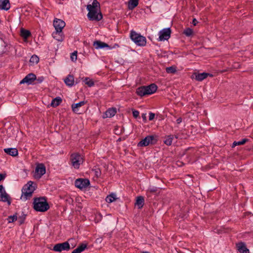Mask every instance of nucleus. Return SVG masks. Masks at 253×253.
<instances>
[{
    "label": "nucleus",
    "mask_w": 253,
    "mask_h": 253,
    "mask_svg": "<svg viewBox=\"0 0 253 253\" xmlns=\"http://www.w3.org/2000/svg\"><path fill=\"white\" fill-rule=\"evenodd\" d=\"M249 141V139L247 138H244L241 141H236L237 145H241L245 144L247 142Z\"/></svg>",
    "instance_id": "obj_40"
},
{
    "label": "nucleus",
    "mask_w": 253,
    "mask_h": 253,
    "mask_svg": "<svg viewBox=\"0 0 253 253\" xmlns=\"http://www.w3.org/2000/svg\"><path fill=\"white\" fill-rule=\"evenodd\" d=\"M80 79H77L76 80V84H78V83L80 82Z\"/></svg>",
    "instance_id": "obj_51"
},
{
    "label": "nucleus",
    "mask_w": 253,
    "mask_h": 253,
    "mask_svg": "<svg viewBox=\"0 0 253 253\" xmlns=\"http://www.w3.org/2000/svg\"><path fill=\"white\" fill-rule=\"evenodd\" d=\"M85 103V101H82L79 103L73 104L71 106L73 112L78 114H81V113L79 112V108L84 105Z\"/></svg>",
    "instance_id": "obj_16"
},
{
    "label": "nucleus",
    "mask_w": 253,
    "mask_h": 253,
    "mask_svg": "<svg viewBox=\"0 0 253 253\" xmlns=\"http://www.w3.org/2000/svg\"><path fill=\"white\" fill-rule=\"evenodd\" d=\"M26 215V214L22 212V215L19 217L18 222H19V225H22L24 223Z\"/></svg>",
    "instance_id": "obj_38"
},
{
    "label": "nucleus",
    "mask_w": 253,
    "mask_h": 253,
    "mask_svg": "<svg viewBox=\"0 0 253 253\" xmlns=\"http://www.w3.org/2000/svg\"><path fill=\"white\" fill-rule=\"evenodd\" d=\"M90 185V181L87 178H80L75 181V186L80 190L86 189Z\"/></svg>",
    "instance_id": "obj_5"
},
{
    "label": "nucleus",
    "mask_w": 253,
    "mask_h": 253,
    "mask_svg": "<svg viewBox=\"0 0 253 253\" xmlns=\"http://www.w3.org/2000/svg\"><path fill=\"white\" fill-rule=\"evenodd\" d=\"M33 182L31 181H29L25 184L22 189V195L21 199L26 201L32 196L33 193L35 190V187L33 186Z\"/></svg>",
    "instance_id": "obj_3"
},
{
    "label": "nucleus",
    "mask_w": 253,
    "mask_h": 253,
    "mask_svg": "<svg viewBox=\"0 0 253 253\" xmlns=\"http://www.w3.org/2000/svg\"><path fill=\"white\" fill-rule=\"evenodd\" d=\"M83 82H84L85 84H87L89 87L93 86L94 85V83L92 80H90L89 78H85Z\"/></svg>",
    "instance_id": "obj_34"
},
{
    "label": "nucleus",
    "mask_w": 253,
    "mask_h": 253,
    "mask_svg": "<svg viewBox=\"0 0 253 253\" xmlns=\"http://www.w3.org/2000/svg\"><path fill=\"white\" fill-rule=\"evenodd\" d=\"M36 80V76L33 73H30L20 81V84L26 83L28 84H31Z\"/></svg>",
    "instance_id": "obj_12"
},
{
    "label": "nucleus",
    "mask_w": 253,
    "mask_h": 253,
    "mask_svg": "<svg viewBox=\"0 0 253 253\" xmlns=\"http://www.w3.org/2000/svg\"><path fill=\"white\" fill-rule=\"evenodd\" d=\"M44 80V78L43 77H40L38 78H36V80L35 81H37V83L40 84L43 82Z\"/></svg>",
    "instance_id": "obj_42"
},
{
    "label": "nucleus",
    "mask_w": 253,
    "mask_h": 253,
    "mask_svg": "<svg viewBox=\"0 0 253 253\" xmlns=\"http://www.w3.org/2000/svg\"><path fill=\"white\" fill-rule=\"evenodd\" d=\"M50 207L45 197H41L34 198L33 209L37 211L45 212Z\"/></svg>",
    "instance_id": "obj_1"
},
{
    "label": "nucleus",
    "mask_w": 253,
    "mask_h": 253,
    "mask_svg": "<svg viewBox=\"0 0 253 253\" xmlns=\"http://www.w3.org/2000/svg\"><path fill=\"white\" fill-rule=\"evenodd\" d=\"M93 46H95L96 49H101L104 47H109V45L100 41H95L93 42Z\"/></svg>",
    "instance_id": "obj_21"
},
{
    "label": "nucleus",
    "mask_w": 253,
    "mask_h": 253,
    "mask_svg": "<svg viewBox=\"0 0 253 253\" xmlns=\"http://www.w3.org/2000/svg\"><path fill=\"white\" fill-rule=\"evenodd\" d=\"M239 252L241 253H250L249 250L247 248L245 244L243 242H240L236 245Z\"/></svg>",
    "instance_id": "obj_17"
},
{
    "label": "nucleus",
    "mask_w": 253,
    "mask_h": 253,
    "mask_svg": "<svg viewBox=\"0 0 253 253\" xmlns=\"http://www.w3.org/2000/svg\"><path fill=\"white\" fill-rule=\"evenodd\" d=\"M198 23V21L196 20V18H194L193 19L192 24L193 25L196 26Z\"/></svg>",
    "instance_id": "obj_46"
},
{
    "label": "nucleus",
    "mask_w": 253,
    "mask_h": 253,
    "mask_svg": "<svg viewBox=\"0 0 253 253\" xmlns=\"http://www.w3.org/2000/svg\"><path fill=\"white\" fill-rule=\"evenodd\" d=\"M142 118L143 120V121L146 123L147 121V118H146V114H142Z\"/></svg>",
    "instance_id": "obj_44"
},
{
    "label": "nucleus",
    "mask_w": 253,
    "mask_h": 253,
    "mask_svg": "<svg viewBox=\"0 0 253 253\" xmlns=\"http://www.w3.org/2000/svg\"><path fill=\"white\" fill-rule=\"evenodd\" d=\"M0 201L7 202L8 205L11 203V198L5 191L3 185H0Z\"/></svg>",
    "instance_id": "obj_9"
},
{
    "label": "nucleus",
    "mask_w": 253,
    "mask_h": 253,
    "mask_svg": "<svg viewBox=\"0 0 253 253\" xmlns=\"http://www.w3.org/2000/svg\"><path fill=\"white\" fill-rule=\"evenodd\" d=\"M62 101V99L60 97H59V96L56 97L55 98L52 99V100L51 102L50 105L52 107H54V108L56 107L61 104Z\"/></svg>",
    "instance_id": "obj_26"
},
{
    "label": "nucleus",
    "mask_w": 253,
    "mask_h": 253,
    "mask_svg": "<svg viewBox=\"0 0 253 253\" xmlns=\"http://www.w3.org/2000/svg\"><path fill=\"white\" fill-rule=\"evenodd\" d=\"M130 37L137 45L144 46L146 44V38L134 31H131Z\"/></svg>",
    "instance_id": "obj_4"
},
{
    "label": "nucleus",
    "mask_w": 253,
    "mask_h": 253,
    "mask_svg": "<svg viewBox=\"0 0 253 253\" xmlns=\"http://www.w3.org/2000/svg\"><path fill=\"white\" fill-rule=\"evenodd\" d=\"M151 193H160L159 188L156 187H150L146 191V194L148 196H150Z\"/></svg>",
    "instance_id": "obj_30"
},
{
    "label": "nucleus",
    "mask_w": 253,
    "mask_h": 253,
    "mask_svg": "<svg viewBox=\"0 0 253 253\" xmlns=\"http://www.w3.org/2000/svg\"><path fill=\"white\" fill-rule=\"evenodd\" d=\"M238 146V145H237V144L236 141H234V142L233 143L232 147H235V146Z\"/></svg>",
    "instance_id": "obj_49"
},
{
    "label": "nucleus",
    "mask_w": 253,
    "mask_h": 253,
    "mask_svg": "<svg viewBox=\"0 0 253 253\" xmlns=\"http://www.w3.org/2000/svg\"><path fill=\"white\" fill-rule=\"evenodd\" d=\"M100 7V4L97 0H93L92 4H88L86 6L87 10H97Z\"/></svg>",
    "instance_id": "obj_25"
},
{
    "label": "nucleus",
    "mask_w": 253,
    "mask_h": 253,
    "mask_svg": "<svg viewBox=\"0 0 253 253\" xmlns=\"http://www.w3.org/2000/svg\"><path fill=\"white\" fill-rule=\"evenodd\" d=\"M208 76L212 77V75L205 72L202 73H197L195 72L192 75V78H195L196 81L199 82L202 81L204 79H206Z\"/></svg>",
    "instance_id": "obj_14"
},
{
    "label": "nucleus",
    "mask_w": 253,
    "mask_h": 253,
    "mask_svg": "<svg viewBox=\"0 0 253 253\" xmlns=\"http://www.w3.org/2000/svg\"><path fill=\"white\" fill-rule=\"evenodd\" d=\"M158 88L155 84H151L149 85H143L138 87L136 90V93L140 97L151 95L155 93Z\"/></svg>",
    "instance_id": "obj_2"
},
{
    "label": "nucleus",
    "mask_w": 253,
    "mask_h": 253,
    "mask_svg": "<svg viewBox=\"0 0 253 253\" xmlns=\"http://www.w3.org/2000/svg\"><path fill=\"white\" fill-rule=\"evenodd\" d=\"M71 249L70 246L68 242H65L61 243L55 244L52 250L56 252H61L63 251H69Z\"/></svg>",
    "instance_id": "obj_7"
},
{
    "label": "nucleus",
    "mask_w": 253,
    "mask_h": 253,
    "mask_svg": "<svg viewBox=\"0 0 253 253\" xmlns=\"http://www.w3.org/2000/svg\"><path fill=\"white\" fill-rule=\"evenodd\" d=\"M183 34L187 37H190L193 35V30L190 28H186L183 31Z\"/></svg>",
    "instance_id": "obj_33"
},
{
    "label": "nucleus",
    "mask_w": 253,
    "mask_h": 253,
    "mask_svg": "<svg viewBox=\"0 0 253 253\" xmlns=\"http://www.w3.org/2000/svg\"><path fill=\"white\" fill-rule=\"evenodd\" d=\"M156 178L158 179L159 178L157 175L156 176Z\"/></svg>",
    "instance_id": "obj_54"
},
{
    "label": "nucleus",
    "mask_w": 253,
    "mask_h": 253,
    "mask_svg": "<svg viewBox=\"0 0 253 253\" xmlns=\"http://www.w3.org/2000/svg\"><path fill=\"white\" fill-rule=\"evenodd\" d=\"M116 113L117 110L116 108H110L105 112V116H103V118H111L114 116Z\"/></svg>",
    "instance_id": "obj_20"
},
{
    "label": "nucleus",
    "mask_w": 253,
    "mask_h": 253,
    "mask_svg": "<svg viewBox=\"0 0 253 253\" xmlns=\"http://www.w3.org/2000/svg\"><path fill=\"white\" fill-rule=\"evenodd\" d=\"M144 205V199L143 196H140L136 198L135 205L137 206L138 209L142 208Z\"/></svg>",
    "instance_id": "obj_23"
},
{
    "label": "nucleus",
    "mask_w": 253,
    "mask_h": 253,
    "mask_svg": "<svg viewBox=\"0 0 253 253\" xmlns=\"http://www.w3.org/2000/svg\"><path fill=\"white\" fill-rule=\"evenodd\" d=\"M52 37L59 42H62L64 39L63 32H58L56 31L52 33Z\"/></svg>",
    "instance_id": "obj_24"
},
{
    "label": "nucleus",
    "mask_w": 253,
    "mask_h": 253,
    "mask_svg": "<svg viewBox=\"0 0 253 253\" xmlns=\"http://www.w3.org/2000/svg\"><path fill=\"white\" fill-rule=\"evenodd\" d=\"M46 169L42 163H37L35 170V174H45Z\"/></svg>",
    "instance_id": "obj_15"
},
{
    "label": "nucleus",
    "mask_w": 253,
    "mask_h": 253,
    "mask_svg": "<svg viewBox=\"0 0 253 253\" xmlns=\"http://www.w3.org/2000/svg\"><path fill=\"white\" fill-rule=\"evenodd\" d=\"M6 175H0V181L5 178Z\"/></svg>",
    "instance_id": "obj_48"
},
{
    "label": "nucleus",
    "mask_w": 253,
    "mask_h": 253,
    "mask_svg": "<svg viewBox=\"0 0 253 253\" xmlns=\"http://www.w3.org/2000/svg\"><path fill=\"white\" fill-rule=\"evenodd\" d=\"M53 26L58 32H62V29L65 26V23L62 20L55 18L53 21Z\"/></svg>",
    "instance_id": "obj_13"
},
{
    "label": "nucleus",
    "mask_w": 253,
    "mask_h": 253,
    "mask_svg": "<svg viewBox=\"0 0 253 253\" xmlns=\"http://www.w3.org/2000/svg\"><path fill=\"white\" fill-rule=\"evenodd\" d=\"M30 62L33 64H37L39 62V58L36 55H33L31 56Z\"/></svg>",
    "instance_id": "obj_36"
},
{
    "label": "nucleus",
    "mask_w": 253,
    "mask_h": 253,
    "mask_svg": "<svg viewBox=\"0 0 253 253\" xmlns=\"http://www.w3.org/2000/svg\"><path fill=\"white\" fill-rule=\"evenodd\" d=\"M3 150L5 153L12 157H15L18 154V150L15 148H5Z\"/></svg>",
    "instance_id": "obj_19"
},
{
    "label": "nucleus",
    "mask_w": 253,
    "mask_h": 253,
    "mask_svg": "<svg viewBox=\"0 0 253 253\" xmlns=\"http://www.w3.org/2000/svg\"><path fill=\"white\" fill-rule=\"evenodd\" d=\"M88 13L87 17L89 20L99 21L102 19L103 16L101 12L97 13V10H87Z\"/></svg>",
    "instance_id": "obj_8"
},
{
    "label": "nucleus",
    "mask_w": 253,
    "mask_h": 253,
    "mask_svg": "<svg viewBox=\"0 0 253 253\" xmlns=\"http://www.w3.org/2000/svg\"><path fill=\"white\" fill-rule=\"evenodd\" d=\"M99 172H100L99 169L96 170L95 171V174H97Z\"/></svg>",
    "instance_id": "obj_52"
},
{
    "label": "nucleus",
    "mask_w": 253,
    "mask_h": 253,
    "mask_svg": "<svg viewBox=\"0 0 253 253\" xmlns=\"http://www.w3.org/2000/svg\"><path fill=\"white\" fill-rule=\"evenodd\" d=\"M188 175V176H190L191 177H192V175L188 174V175Z\"/></svg>",
    "instance_id": "obj_53"
},
{
    "label": "nucleus",
    "mask_w": 253,
    "mask_h": 253,
    "mask_svg": "<svg viewBox=\"0 0 253 253\" xmlns=\"http://www.w3.org/2000/svg\"><path fill=\"white\" fill-rule=\"evenodd\" d=\"M20 36L24 40H26L31 36V33L30 31L21 28L20 31Z\"/></svg>",
    "instance_id": "obj_27"
},
{
    "label": "nucleus",
    "mask_w": 253,
    "mask_h": 253,
    "mask_svg": "<svg viewBox=\"0 0 253 253\" xmlns=\"http://www.w3.org/2000/svg\"><path fill=\"white\" fill-rule=\"evenodd\" d=\"M71 59L73 61H76L77 59V51H74L71 55Z\"/></svg>",
    "instance_id": "obj_39"
},
{
    "label": "nucleus",
    "mask_w": 253,
    "mask_h": 253,
    "mask_svg": "<svg viewBox=\"0 0 253 253\" xmlns=\"http://www.w3.org/2000/svg\"><path fill=\"white\" fill-rule=\"evenodd\" d=\"M157 141L153 135H148L142 139L137 144L138 147H145L149 144H154Z\"/></svg>",
    "instance_id": "obj_6"
},
{
    "label": "nucleus",
    "mask_w": 253,
    "mask_h": 253,
    "mask_svg": "<svg viewBox=\"0 0 253 253\" xmlns=\"http://www.w3.org/2000/svg\"><path fill=\"white\" fill-rule=\"evenodd\" d=\"M182 122V118H178L177 120H176V123L177 124H179L181 123Z\"/></svg>",
    "instance_id": "obj_47"
},
{
    "label": "nucleus",
    "mask_w": 253,
    "mask_h": 253,
    "mask_svg": "<svg viewBox=\"0 0 253 253\" xmlns=\"http://www.w3.org/2000/svg\"><path fill=\"white\" fill-rule=\"evenodd\" d=\"M155 114L152 113V112H150L149 113V121H152L154 119V117H155Z\"/></svg>",
    "instance_id": "obj_43"
},
{
    "label": "nucleus",
    "mask_w": 253,
    "mask_h": 253,
    "mask_svg": "<svg viewBox=\"0 0 253 253\" xmlns=\"http://www.w3.org/2000/svg\"><path fill=\"white\" fill-rule=\"evenodd\" d=\"M87 248V244L82 243L72 253H81Z\"/></svg>",
    "instance_id": "obj_28"
},
{
    "label": "nucleus",
    "mask_w": 253,
    "mask_h": 253,
    "mask_svg": "<svg viewBox=\"0 0 253 253\" xmlns=\"http://www.w3.org/2000/svg\"><path fill=\"white\" fill-rule=\"evenodd\" d=\"M43 175H34V178L37 180L40 179Z\"/></svg>",
    "instance_id": "obj_45"
},
{
    "label": "nucleus",
    "mask_w": 253,
    "mask_h": 253,
    "mask_svg": "<svg viewBox=\"0 0 253 253\" xmlns=\"http://www.w3.org/2000/svg\"><path fill=\"white\" fill-rule=\"evenodd\" d=\"M117 199L116 197V194L114 193H111L109 195H108L106 198V201L109 203H111Z\"/></svg>",
    "instance_id": "obj_32"
},
{
    "label": "nucleus",
    "mask_w": 253,
    "mask_h": 253,
    "mask_svg": "<svg viewBox=\"0 0 253 253\" xmlns=\"http://www.w3.org/2000/svg\"><path fill=\"white\" fill-rule=\"evenodd\" d=\"M139 0H129L128 1V8L132 10L138 4Z\"/></svg>",
    "instance_id": "obj_29"
},
{
    "label": "nucleus",
    "mask_w": 253,
    "mask_h": 253,
    "mask_svg": "<svg viewBox=\"0 0 253 253\" xmlns=\"http://www.w3.org/2000/svg\"><path fill=\"white\" fill-rule=\"evenodd\" d=\"M72 165L76 169H78L81 163L82 158L78 153L72 154L70 157Z\"/></svg>",
    "instance_id": "obj_10"
},
{
    "label": "nucleus",
    "mask_w": 253,
    "mask_h": 253,
    "mask_svg": "<svg viewBox=\"0 0 253 253\" xmlns=\"http://www.w3.org/2000/svg\"><path fill=\"white\" fill-rule=\"evenodd\" d=\"M10 8L9 0H0V9L8 10Z\"/></svg>",
    "instance_id": "obj_22"
},
{
    "label": "nucleus",
    "mask_w": 253,
    "mask_h": 253,
    "mask_svg": "<svg viewBox=\"0 0 253 253\" xmlns=\"http://www.w3.org/2000/svg\"><path fill=\"white\" fill-rule=\"evenodd\" d=\"M171 29L170 28L163 29L159 32V41L168 40L170 37Z\"/></svg>",
    "instance_id": "obj_11"
},
{
    "label": "nucleus",
    "mask_w": 253,
    "mask_h": 253,
    "mask_svg": "<svg viewBox=\"0 0 253 253\" xmlns=\"http://www.w3.org/2000/svg\"><path fill=\"white\" fill-rule=\"evenodd\" d=\"M166 72L168 74H174L176 72V67L174 66L167 67Z\"/></svg>",
    "instance_id": "obj_35"
},
{
    "label": "nucleus",
    "mask_w": 253,
    "mask_h": 253,
    "mask_svg": "<svg viewBox=\"0 0 253 253\" xmlns=\"http://www.w3.org/2000/svg\"><path fill=\"white\" fill-rule=\"evenodd\" d=\"M64 81L65 84L68 86L71 87L74 84L75 80L73 75H68Z\"/></svg>",
    "instance_id": "obj_18"
},
{
    "label": "nucleus",
    "mask_w": 253,
    "mask_h": 253,
    "mask_svg": "<svg viewBox=\"0 0 253 253\" xmlns=\"http://www.w3.org/2000/svg\"><path fill=\"white\" fill-rule=\"evenodd\" d=\"M132 115L135 118H137L139 115V112L137 110L132 109Z\"/></svg>",
    "instance_id": "obj_41"
},
{
    "label": "nucleus",
    "mask_w": 253,
    "mask_h": 253,
    "mask_svg": "<svg viewBox=\"0 0 253 253\" xmlns=\"http://www.w3.org/2000/svg\"><path fill=\"white\" fill-rule=\"evenodd\" d=\"M173 139V135H169L166 136L165 138L164 143L168 146H170L172 144Z\"/></svg>",
    "instance_id": "obj_31"
},
{
    "label": "nucleus",
    "mask_w": 253,
    "mask_h": 253,
    "mask_svg": "<svg viewBox=\"0 0 253 253\" xmlns=\"http://www.w3.org/2000/svg\"><path fill=\"white\" fill-rule=\"evenodd\" d=\"M98 216L99 217V219L98 220H100L101 219V218H102L101 214L100 213H99V214H98ZM98 221H99V220L97 221V222H98Z\"/></svg>",
    "instance_id": "obj_50"
},
{
    "label": "nucleus",
    "mask_w": 253,
    "mask_h": 253,
    "mask_svg": "<svg viewBox=\"0 0 253 253\" xmlns=\"http://www.w3.org/2000/svg\"><path fill=\"white\" fill-rule=\"evenodd\" d=\"M17 219V213H16L15 214L13 215H10L8 217L7 220L8 223H12L14 221H16Z\"/></svg>",
    "instance_id": "obj_37"
}]
</instances>
